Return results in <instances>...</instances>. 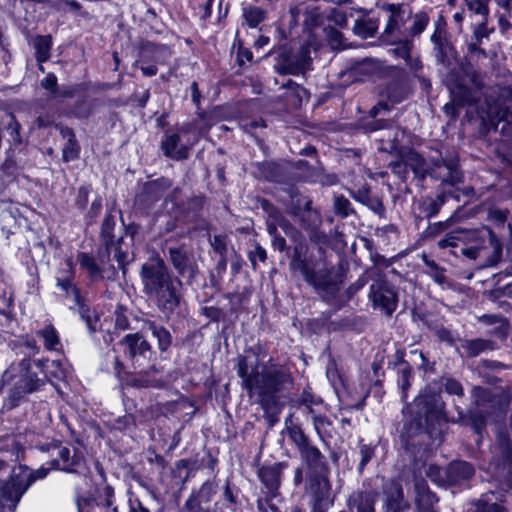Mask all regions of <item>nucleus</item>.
Wrapping results in <instances>:
<instances>
[{
	"label": "nucleus",
	"instance_id": "4be33fe9",
	"mask_svg": "<svg viewBox=\"0 0 512 512\" xmlns=\"http://www.w3.org/2000/svg\"><path fill=\"white\" fill-rule=\"evenodd\" d=\"M123 238L120 237L113 241L111 247H105L108 254H113L114 259L118 262L119 267L125 274L126 265L130 262L127 250L122 248Z\"/></svg>",
	"mask_w": 512,
	"mask_h": 512
},
{
	"label": "nucleus",
	"instance_id": "9d476101",
	"mask_svg": "<svg viewBox=\"0 0 512 512\" xmlns=\"http://www.w3.org/2000/svg\"><path fill=\"white\" fill-rule=\"evenodd\" d=\"M170 260L182 277L194 278L198 273V266L194 256L183 248H170Z\"/></svg>",
	"mask_w": 512,
	"mask_h": 512
},
{
	"label": "nucleus",
	"instance_id": "052dcab7",
	"mask_svg": "<svg viewBox=\"0 0 512 512\" xmlns=\"http://www.w3.org/2000/svg\"><path fill=\"white\" fill-rule=\"evenodd\" d=\"M410 48H411V43L409 41L405 40V42L402 44V46L400 48H398L399 56L402 57L403 59H407L409 57Z\"/></svg>",
	"mask_w": 512,
	"mask_h": 512
},
{
	"label": "nucleus",
	"instance_id": "72a5a7b5",
	"mask_svg": "<svg viewBox=\"0 0 512 512\" xmlns=\"http://www.w3.org/2000/svg\"><path fill=\"white\" fill-rule=\"evenodd\" d=\"M352 501L356 505L357 512H374V499L368 494H359Z\"/></svg>",
	"mask_w": 512,
	"mask_h": 512
},
{
	"label": "nucleus",
	"instance_id": "dca6fc26",
	"mask_svg": "<svg viewBox=\"0 0 512 512\" xmlns=\"http://www.w3.org/2000/svg\"><path fill=\"white\" fill-rule=\"evenodd\" d=\"M277 226H279L292 240L296 241L298 239L299 232L297 229L284 219L278 211L273 210L269 213V220L267 224V229L270 235H274L277 232Z\"/></svg>",
	"mask_w": 512,
	"mask_h": 512
},
{
	"label": "nucleus",
	"instance_id": "a19ab883",
	"mask_svg": "<svg viewBox=\"0 0 512 512\" xmlns=\"http://www.w3.org/2000/svg\"><path fill=\"white\" fill-rule=\"evenodd\" d=\"M445 203L444 195H438L435 199L431 200L425 207L426 216L428 218L435 217Z\"/></svg>",
	"mask_w": 512,
	"mask_h": 512
},
{
	"label": "nucleus",
	"instance_id": "1a4fd4ad",
	"mask_svg": "<svg viewBox=\"0 0 512 512\" xmlns=\"http://www.w3.org/2000/svg\"><path fill=\"white\" fill-rule=\"evenodd\" d=\"M191 130V125H187L181 129V134L169 135L166 140L162 142V149L165 155L176 160L186 159L190 147L198 141V137L196 136L193 141L182 143V134H188Z\"/></svg>",
	"mask_w": 512,
	"mask_h": 512
},
{
	"label": "nucleus",
	"instance_id": "0eeeda50",
	"mask_svg": "<svg viewBox=\"0 0 512 512\" xmlns=\"http://www.w3.org/2000/svg\"><path fill=\"white\" fill-rule=\"evenodd\" d=\"M409 410L415 415L418 426L429 425L441 418L443 403L439 395L423 393L414 400Z\"/></svg>",
	"mask_w": 512,
	"mask_h": 512
},
{
	"label": "nucleus",
	"instance_id": "9b49d317",
	"mask_svg": "<svg viewBox=\"0 0 512 512\" xmlns=\"http://www.w3.org/2000/svg\"><path fill=\"white\" fill-rule=\"evenodd\" d=\"M291 267L295 271H299L309 285L315 288H323L326 286V275L322 271L316 272L305 259H302L300 255V248L298 247L295 248Z\"/></svg>",
	"mask_w": 512,
	"mask_h": 512
},
{
	"label": "nucleus",
	"instance_id": "5701e85b",
	"mask_svg": "<svg viewBox=\"0 0 512 512\" xmlns=\"http://www.w3.org/2000/svg\"><path fill=\"white\" fill-rule=\"evenodd\" d=\"M33 46L36 51V58L38 62L43 63L49 59L52 46L51 36H37L34 39Z\"/></svg>",
	"mask_w": 512,
	"mask_h": 512
},
{
	"label": "nucleus",
	"instance_id": "338daca9",
	"mask_svg": "<svg viewBox=\"0 0 512 512\" xmlns=\"http://www.w3.org/2000/svg\"><path fill=\"white\" fill-rule=\"evenodd\" d=\"M224 498H225V500L229 501L230 503H234V501H235L233 493H232L231 489L229 488V486H226V488H225Z\"/></svg>",
	"mask_w": 512,
	"mask_h": 512
},
{
	"label": "nucleus",
	"instance_id": "603ef678",
	"mask_svg": "<svg viewBox=\"0 0 512 512\" xmlns=\"http://www.w3.org/2000/svg\"><path fill=\"white\" fill-rule=\"evenodd\" d=\"M407 167L406 160L404 162L398 161L391 164L392 172L401 179L405 178Z\"/></svg>",
	"mask_w": 512,
	"mask_h": 512
},
{
	"label": "nucleus",
	"instance_id": "2eb2a0df",
	"mask_svg": "<svg viewBox=\"0 0 512 512\" xmlns=\"http://www.w3.org/2000/svg\"><path fill=\"white\" fill-rule=\"evenodd\" d=\"M65 269L61 273L63 275L57 277V286L60 287L66 294L73 295L75 301L79 302V293L77 288L72 283V278L75 274V267L72 258H67L64 262Z\"/></svg>",
	"mask_w": 512,
	"mask_h": 512
},
{
	"label": "nucleus",
	"instance_id": "e2e57ef3",
	"mask_svg": "<svg viewBox=\"0 0 512 512\" xmlns=\"http://www.w3.org/2000/svg\"><path fill=\"white\" fill-rule=\"evenodd\" d=\"M240 63L244 61H250L252 59V53L249 50H240L238 53Z\"/></svg>",
	"mask_w": 512,
	"mask_h": 512
},
{
	"label": "nucleus",
	"instance_id": "4468645a",
	"mask_svg": "<svg viewBox=\"0 0 512 512\" xmlns=\"http://www.w3.org/2000/svg\"><path fill=\"white\" fill-rule=\"evenodd\" d=\"M309 489L314 497L315 509L327 508L331 504L329 499L330 485L325 477L321 475L311 476L309 479Z\"/></svg>",
	"mask_w": 512,
	"mask_h": 512
},
{
	"label": "nucleus",
	"instance_id": "6ab92c4d",
	"mask_svg": "<svg viewBox=\"0 0 512 512\" xmlns=\"http://www.w3.org/2000/svg\"><path fill=\"white\" fill-rule=\"evenodd\" d=\"M77 262L82 269L87 271L92 280L102 279V269L92 256L87 253L80 252L77 254Z\"/></svg>",
	"mask_w": 512,
	"mask_h": 512
},
{
	"label": "nucleus",
	"instance_id": "5fc2aeb1",
	"mask_svg": "<svg viewBox=\"0 0 512 512\" xmlns=\"http://www.w3.org/2000/svg\"><path fill=\"white\" fill-rule=\"evenodd\" d=\"M257 507L259 512H280V510L271 503H268L267 501H263L259 499L257 501Z\"/></svg>",
	"mask_w": 512,
	"mask_h": 512
},
{
	"label": "nucleus",
	"instance_id": "7ed1b4c3",
	"mask_svg": "<svg viewBox=\"0 0 512 512\" xmlns=\"http://www.w3.org/2000/svg\"><path fill=\"white\" fill-rule=\"evenodd\" d=\"M51 468L40 467L33 471L19 465L12 470L8 481L0 479V512H13L22 495L37 480L43 479Z\"/></svg>",
	"mask_w": 512,
	"mask_h": 512
},
{
	"label": "nucleus",
	"instance_id": "7c9ffc66",
	"mask_svg": "<svg viewBox=\"0 0 512 512\" xmlns=\"http://www.w3.org/2000/svg\"><path fill=\"white\" fill-rule=\"evenodd\" d=\"M406 164L412 169L416 175L422 177L427 173L424 159L416 152L410 151L406 156Z\"/></svg>",
	"mask_w": 512,
	"mask_h": 512
},
{
	"label": "nucleus",
	"instance_id": "f8f14e48",
	"mask_svg": "<svg viewBox=\"0 0 512 512\" xmlns=\"http://www.w3.org/2000/svg\"><path fill=\"white\" fill-rule=\"evenodd\" d=\"M58 457L52 461V466L69 473L79 472L84 467V460L80 453L68 447H59Z\"/></svg>",
	"mask_w": 512,
	"mask_h": 512
},
{
	"label": "nucleus",
	"instance_id": "3c124183",
	"mask_svg": "<svg viewBox=\"0 0 512 512\" xmlns=\"http://www.w3.org/2000/svg\"><path fill=\"white\" fill-rule=\"evenodd\" d=\"M250 260L255 265L256 260L264 262L266 260V250L260 245H256L255 249L250 252Z\"/></svg>",
	"mask_w": 512,
	"mask_h": 512
},
{
	"label": "nucleus",
	"instance_id": "bb28decb",
	"mask_svg": "<svg viewBox=\"0 0 512 512\" xmlns=\"http://www.w3.org/2000/svg\"><path fill=\"white\" fill-rule=\"evenodd\" d=\"M378 29V23L372 18L357 20L353 30L360 37L368 38L375 34Z\"/></svg>",
	"mask_w": 512,
	"mask_h": 512
},
{
	"label": "nucleus",
	"instance_id": "423d86ee",
	"mask_svg": "<svg viewBox=\"0 0 512 512\" xmlns=\"http://www.w3.org/2000/svg\"><path fill=\"white\" fill-rule=\"evenodd\" d=\"M380 17L386 24L384 34L391 37L393 41H400L407 38L406 22L412 18V11L408 5L383 3L380 7Z\"/></svg>",
	"mask_w": 512,
	"mask_h": 512
},
{
	"label": "nucleus",
	"instance_id": "e433bc0d",
	"mask_svg": "<svg viewBox=\"0 0 512 512\" xmlns=\"http://www.w3.org/2000/svg\"><path fill=\"white\" fill-rule=\"evenodd\" d=\"M287 430L289 437L292 439V441L297 445L299 449L308 444L305 434L298 425L291 424L287 426Z\"/></svg>",
	"mask_w": 512,
	"mask_h": 512
},
{
	"label": "nucleus",
	"instance_id": "79ce46f5",
	"mask_svg": "<svg viewBox=\"0 0 512 512\" xmlns=\"http://www.w3.org/2000/svg\"><path fill=\"white\" fill-rule=\"evenodd\" d=\"M215 487L210 482H204L200 489L195 492L197 496L200 498V500L206 504L209 503L212 500V497L215 494Z\"/></svg>",
	"mask_w": 512,
	"mask_h": 512
},
{
	"label": "nucleus",
	"instance_id": "20e7f679",
	"mask_svg": "<svg viewBox=\"0 0 512 512\" xmlns=\"http://www.w3.org/2000/svg\"><path fill=\"white\" fill-rule=\"evenodd\" d=\"M476 234L471 237L468 247L462 249V254L472 260H480L484 267L495 266L502 256V243L488 227L473 230Z\"/></svg>",
	"mask_w": 512,
	"mask_h": 512
},
{
	"label": "nucleus",
	"instance_id": "a18cd8bd",
	"mask_svg": "<svg viewBox=\"0 0 512 512\" xmlns=\"http://www.w3.org/2000/svg\"><path fill=\"white\" fill-rule=\"evenodd\" d=\"M334 208L337 214L345 217L349 214L350 202L343 196L335 197Z\"/></svg>",
	"mask_w": 512,
	"mask_h": 512
},
{
	"label": "nucleus",
	"instance_id": "c9c22d12",
	"mask_svg": "<svg viewBox=\"0 0 512 512\" xmlns=\"http://www.w3.org/2000/svg\"><path fill=\"white\" fill-rule=\"evenodd\" d=\"M244 17L250 27H256L264 20V11L259 7H249L244 10Z\"/></svg>",
	"mask_w": 512,
	"mask_h": 512
},
{
	"label": "nucleus",
	"instance_id": "0e129e2a",
	"mask_svg": "<svg viewBox=\"0 0 512 512\" xmlns=\"http://www.w3.org/2000/svg\"><path fill=\"white\" fill-rule=\"evenodd\" d=\"M480 512H504V510L501 505L493 503Z\"/></svg>",
	"mask_w": 512,
	"mask_h": 512
},
{
	"label": "nucleus",
	"instance_id": "f03ea898",
	"mask_svg": "<svg viewBox=\"0 0 512 512\" xmlns=\"http://www.w3.org/2000/svg\"><path fill=\"white\" fill-rule=\"evenodd\" d=\"M238 375L243 380L245 389L250 396H258L262 405H267L269 399L280 392L290 382L289 375L279 366L269 363L257 366L251 372L244 359L239 361Z\"/></svg>",
	"mask_w": 512,
	"mask_h": 512
},
{
	"label": "nucleus",
	"instance_id": "bf43d9fd",
	"mask_svg": "<svg viewBox=\"0 0 512 512\" xmlns=\"http://www.w3.org/2000/svg\"><path fill=\"white\" fill-rule=\"evenodd\" d=\"M411 376V368L406 366L402 371H401V378H400V383H401V386L402 388H407L410 384H409V378Z\"/></svg>",
	"mask_w": 512,
	"mask_h": 512
},
{
	"label": "nucleus",
	"instance_id": "37998d69",
	"mask_svg": "<svg viewBox=\"0 0 512 512\" xmlns=\"http://www.w3.org/2000/svg\"><path fill=\"white\" fill-rule=\"evenodd\" d=\"M486 347H487L486 342L483 340H480V339L468 341L463 345V348L466 350V352L469 356L478 355Z\"/></svg>",
	"mask_w": 512,
	"mask_h": 512
},
{
	"label": "nucleus",
	"instance_id": "de8ad7c7",
	"mask_svg": "<svg viewBox=\"0 0 512 512\" xmlns=\"http://www.w3.org/2000/svg\"><path fill=\"white\" fill-rule=\"evenodd\" d=\"M375 70V65L371 61H363L359 63L354 69L353 73L363 74V75H371Z\"/></svg>",
	"mask_w": 512,
	"mask_h": 512
},
{
	"label": "nucleus",
	"instance_id": "cd10ccee",
	"mask_svg": "<svg viewBox=\"0 0 512 512\" xmlns=\"http://www.w3.org/2000/svg\"><path fill=\"white\" fill-rule=\"evenodd\" d=\"M429 23V16L425 12L416 13L412 18L411 26H407V37L421 34Z\"/></svg>",
	"mask_w": 512,
	"mask_h": 512
},
{
	"label": "nucleus",
	"instance_id": "58836bf2",
	"mask_svg": "<svg viewBox=\"0 0 512 512\" xmlns=\"http://www.w3.org/2000/svg\"><path fill=\"white\" fill-rule=\"evenodd\" d=\"M470 11L486 17L488 15V0H466Z\"/></svg>",
	"mask_w": 512,
	"mask_h": 512
},
{
	"label": "nucleus",
	"instance_id": "6e6d98bb",
	"mask_svg": "<svg viewBox=\"0 0 512 512\" xmlns=\"http://www.w3.org/2000/svg\"><path fill=\"white\" fill-rule=\"evenodd\" d=\"M488 34L489 31L485 22L479 24L474 31V35L478 41H480L482 38L488 37Z\"/></svg>",
	"mask_w": 512,
	"mask_h": 512
},
{
	"label": "nucleus",
	"instance_id": "6e6552de",
	"mask_svg": "<svg viewBox=\"0 0 512 512\" xmlns=\"http://www.w3.org/2000/svg\"><path fill=\"white\" fill-rule=\"evenodd\" d=\"M370 296L374 307L391 315L397 307V295L393 287L386 281H376L370 287Z\"/></svg>",
	"mask_w": 512,
	"mask_h": 512
},
{
	"label": "nucleus",
	"instance_id": "ea45409f",
	"mask_svg": "<svg viewBox=\"0 0 512 512\" xmlns=\"http://www.w3.org/2000/svg\"><path fill=\"white\" fill-rule=\"evenodd\" d=\"M204 504L195 492H192L184 504V510L188 512H208L202 507Z\"/></svg>",
	"mask_w": 512,
	"mask_h": 512
},
{
	"label": "nucleus",
	"instance_id": "ddd939ff",
	"mask_svg": "<svg viewBox=\"0 0 512 512\" xmlns=\"http://www.w3.org/2000/svg\"><path fill=\"white\" fill-rule=\"evenodd\" d=\"M125 355L138 362L140 357L145 358V354L150 351L149 343L138 333L127 334L119 343Z\"/></svg>",
	"mask_w": 512,
	"mask_h": 512
},
{
	"label": "nucleus",
	"instance_id": "393cba45",
	"mask_svg": "<svg viewBox=\"0 0 512 512\" xmlns=\"http://www.w3.org/2000/svg\"><path fill=\"white\" fill-rule=\"evenodd\" d=\"M146 325L152 335L157 338L160 350L165 351L171 344L170 332L153 321H148Z\"/></svg>",
	"mask_w": 512,
	"mask_h": 512
},
{
	"label": "nucleus",
	"instance_id": "c03bdc74",
	"mask_svg": "<svg viewBox=\"0 0 512 512\" xmlns=\"http://www.w3.org/2000/svg\"><path fill=\"white\" fill-rule=\"evenodd\" d=\"M509 211L498 208H492L488 212L487 219L495 225H503L508 217Z\"/></svg>",
	"mask_w": 512,
	"mask_h": 512
},
{
	"label": "nucleus",
	"instance_id": "2f4dec72",
	"mask_svg": "<svg viewBox=\"0 0 512 512\" xmlns=\"http://www.w3.org/2000/svg\"><path fill=\"white\" fill-rule=\"evenodd\" d=\"M115 224L114 217L110 214L106 215L101 228V238L105 247L111 246L113 241L116 240L113 235Z\"/></svg>",
	"mask_w": 512,
	"mask_h": 512
},
{
	"label": "nucleus",
	"instance_id": "39448f33",
	"mask_svg": "<svg viewBox=\"0 0 512 512\" xmlns=\"http://www.w3.org/2000/svg\"><path fill=\"white\" fill-rule=\"evenodd\" d=\"M48 360H36L31 362L30 359H22L18 363H13L5 372V377L13 380V394L19 398L24 394L37 391L43 384L44 380L32 370V366H36L43 372L44 365Z\"/></svg>",
	"mask_w": 512,
	"mask_h": 512
},
{
	"label": "nucleus",
	"instance_id": "c756f323",
	"mask_svg": "<svg viewBox=\"0 0 512 512\" xmlns=\"http://www.w3.org/2000/svg\"><path fill=\"white\" fill-rule=\"evenodd\" d=\"M487 118L491 125L496 126L501 121L509 122L511 114L506 107L491 106L487 111Z\"/></svg>",
	"mask_w": 512,
	"mask_h": 512
},
{
	"label": "nucleus",
	"instance_id": "774afa93",
	"mask_svg": "<svg viewBox=\"0 0 512 512\" xmlns=\"http://www.w3.org/2000/svg\"><path fill=\"white\" fill-rule=\"evenodd\" d=\"M192 89H193L192 98H193V101L196 102V101H198V98H199L198 87H197V83L196 82L192 83Z\"/></svg>",
	"mask_w": 512,
	"mask_h": 512
},
{
	"label": "nucleus",
	"instance_id": "864d4df0",
	"mask_svg": "<svg viewBox=\"0 0 512 512\" xmlns=\"http://www.w3.org/2000/svg\"><path fill=\"white\" fill-rule=\"evenodd\" d=\"M41 84L45 89L54 91L57 86V78L55 75L49 74L42 80Z\"/></svg>",
	"mask_w": 512,
	"mask_h": 512
},
{
	"label": "nucleus",
	"instance_id": "13d9d810",
	"mask_svg": "<svg viewBox=\"0 0 512 512\" xmlns=\"http://www.w3.org/2000/svg\"><path fill=\"white\" fill-rule=\"evenodd\" d=\"M129 512H150L139 500L129 501Z\"/></svg>",
	"mask_w": 512,
	"mask_h": 512
},
{
	"label": "nucleus",
	"instance_id": "473e14b6",
	"mask_svg": "<svg viewBox=\"0 0 512 512\" xmlns=\"http://www.w3.org/2000/svg\"><path fill=\"white\" fill-rule=\"evenodd\" d=\"M38 335H40L44 340V345L48 350H55L57 345L59 344V336L56 329L48 325L41 329L38 332Z\"/></svg>",
	"mask_w": 512,
	"mask_h": 512
},
{
	"label": "nucleus",
	"instance_id": "c85d7f7f",
	"mask_svg": "<svg viewBox=\"0 0 512 512\" xmlns=\"http://www.w3.org/2000/svg\"><path fill=\"white\" fill-rule=\"evenodd\" d=\"M261 482L270 492H274L279 487V474L273 468H263L259 471Z\"/></svg>",
	"mask_w": 512,
	"mask_h": 512
},
{
	"label": "nucleus",
	"instance_id": "4d7b16f0",
	"mask_svg": "<svg viewBox=\"0 0 512 512\" xmlns=\"http://www.w3.org/2000/svg\"><path fill=\"white\" fill-rule=\"evenodd\" d=\"M272 236H273V240H272L273 247L275 249H278L279 251H284L286 248L285 239L283 237L277 235V232Z\"/></svg>",
	"mask_w": 512,
	"mask_h": 512
},
{
	"label": "nucleus",
	"instance_id": "09e8293b",
	"mask_svg": "<svg viewBox=\"0 0 512 512\" xmlns=\"http://www.w3.org/2000/svg\"><path fill=\"white\" fill-rule=\"evenodd\" d=\"M360 455H361V460H360V464H359V469L362 470L366 466V464L370 461V459L372 458L373 450L371 447H369L367 445H362L360 447Z\"/></svg>",
	"mask_w": 512,
	"mask_h": 512
},
{
	"label": "nucleus",
	"instance_id": "aec40b11",
	"mask_svg": "<svg viewBox=\"0 0 512 512\" xmlns=\"http://www.w3.org/2000/svg\"><path fill=\"white\" fill-rule=\"evenodd\" d=\"M439 172H433V176L443 182L454 185L461 181L460 173L454 163H444L438 166Z\"/></svg>",
	"mask_w": 512,
	"mask_h": 512
},
{
	"label": "nucleus",
	"instance_id": "4c0bfd02",
	"mask_svg": "<svg viewBox=\"0 0 512 512\" xmlns=\"http://www.w3.org/2000/svg\"><path fill=\"white\" fill-rule=\"evenodd\" d=\"M321 399L312 394L310 390L305 389L299 399V405H304L310 412H313V407L320 405Z\"/></svg>",
	"mask_w": 512,
	"mask_h": 512
},
{
	"label": "nucleus",
	"instance_id": "49530a36",
	"mask_svg": "<svg viewBox=\"0 0 512 512\" xmlns=\"http://www.w3.org/2000/svg\"><path fill=\"white\" fill-rule=\"evenodd\" d=\"M444 388L445 391L451 395L461 396L463 394L462 385L458 381L451 378L445 380Z\"/></svg>",
	"mask_w": 512,
	"mask_h": 512
},
{
	"label": "nucleus",
	"instance_id": "f704fd0d",
	"mask_svg": "<svg viewBox=\"0 0 512 512\" xmlns=\"http://www.w3.org/2000/svg\"><path fill=\"white\" fill-rule=\"evenodd\" d=\"M450 472L456 474L461 479H469L474 474V469L467 462H455L451 464Z\"/></svg>",
	"mask_w": 512,
	"mask_h": 512
},
{
	"label": "nucleus",
	"instance_id": "412c9836",
	"mask_svg": "<svg viewBox=\"0 0 512 512\" xmlns=\"http://www.w3.org/2000/svg\"><path fill=\"white\" fill-rule=\"evenodd\" d=\"M299 450L303 460L311 470L317 471L322 467V455L316 447L306 444Z\"/></svg>",
	"mask_w": 512,
	"mask_h": 512
},
{
	"label": "nucleus",
	"instance_id": "f3484780",
	"mask_svg": "<svg viewBox=\"0 0 512 512\" xmlns=\"http://www.w3.org/2000/svg\"><path fill=\"white\" fill-rule=\"evenodd\" d=\"M62 136L67 139L63 147V160L69 162L75 160L79 156L80 148L76 141L75 134L71 129L65 128L61 130Z\"/></svg>",
	"mask_w": 512,
	"mask_h": 512
},
{
	"label": "nucleus",
	"instance_id": "a211bd4d",
	"mask_svg": "<svg viewBox=\"0 0 512 512\" xmlns=\"http://www.w3.org/2000/svg\"><path fill=\"white\" fill-rule=\"evenodd\" d=\"M476 235L473 230H457L448 233L443 239L438 242L439 247H456L460 242L470 244L471 237Z\"/></svg>",
	"mask_w": 512,
	"mask_h": 512
},
{
	"label": "nucleus",
	"instance_id": "69168bd1",
	"mask_svg": "<svg viewBox=\"0 0 512 512\" xmlns=\"http://www.w3.org/2000/svg\"><path fill=\"white\" fill-rule=\"evenodd\" d=\"M308 63H309V57L307 56V51H304L302 59H301L300 63L298 64V67L300 69H305L307 67Z\"/></svg>",
	"mask_w": 512,
	"mask_h": 512
},
{
	"label": "nucleus",
	"instance_id": "a878e982",
	"mask_svg": "<svg viewBox=\"0 0 512 512\" xmlns=\"http://www.w3.org/2000/svg\"><path fill=\"white\" fill-rule=\"evenodd\" d=\"M1 133L3 137H8V141L12 145H19L21 143L20 124L15 119L14 115L10 114L8 116L7 124L2 129Z\"/></svg>",
	"mask_w": 512,
	"mask_h": 512
},
{
	"label": "nucleus",
	"instance_id": "8fccbe9b",
	"mask_svg": "<svg viewBox=\"0 0 512 512\" xmlns=\"http://www.w3.org/2000/svg\"><path fill=\"white\" fill-rule=\"evenodd\" d=\"M91 188L88 186H81L78 190L77 195V204L84 208L88 202V197L90 194Z\"/></svg>",
	"mask_w": 512,
	"mask_h": 512
},
{
	"label": "nucleus",
	"instance_id": "f257e3e1",
	"mask_svg": "<svg viewBox=\"0 0 512 512\" xmlns=\"http://www.w3.org/2000/svg\"><path fill=\"white\" fill-rule=\"evenodd\" d=\"M140 276L145 294L167 317L173 314L181 301L182 283L170 275L164 261L150 259L143 264Z\"/></svg>",
	"mask_w": 512,
	"mask_h": 512
},
{
	"label": "nucleus",
	"instance_id": "b1692460",
	"mask_svg": "<svg viewBox=\"0 0 512 512\" xmlns=\"http://www.w3.org/2000/svg\"><path fill=\"white\" fill-rule=\"evenodd\" d=\"M387 496V505L390 509L397 511L401 507L403 500V490L399 483L391 482L385 489Z\"/></svg>",
	"mask_w": 512,
	"mask_h": 512
},
{
	"label": "nucleus",
	"instance_id": "680f3d73",
	"mask_svg": "<svg viewBox=\"0 0 512 512\" xmlns=\"http://www.w3.org/2000/svg\"><path fill=\"white\" fill-rule=\"evenodd\" d=\"M141 71L145 76H154L157 73V67L155 65L141 66Z\"/></svg>",
	"mask_w": 512,
	"mask_h": 512
}]
</instances>
